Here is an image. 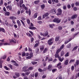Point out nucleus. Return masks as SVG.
I'll list each match as a JSON object with an SVG mask.
<instances>
[{
  "label": "nucleus",
  "mask_w": 79,
  "mask_h": 79,
  "mask_svg": "<svg viewBox=\"0 0 79 79\" xmlns=\"http://www.w3.org/2000/svg\"><path fill=\"white\" fill-rule=\"evenodd\" d=\"M53 22L56 23H60L61 22V19H59L58 18H56L53 20Z\"/></svg>",
  "instance_id": "obj_1"
},
{
  "label": "nucleus",
  "mask_w": 79,
  "mask_h": 79,
  "mask_svg": "<svg viewBox=\"0 0 79 79\" xmlns=\"http://www.w3.org/2000/svg\"><path fill=\"white\" fill-rule=\"evenodd\" d=\"M62 14V10H61V9L60 8H59L58 9V11L57 13V15L58 16L59 15H61Z\"/></svg>",
  "instance_id": "obj_2"
},
{
  "label": "nucleus",
  "mask_w": 79,
  "mask_h": 79,
  "mask_svg": "<svg viewBox=\"0 0 79 79\" xmlns=\"http://www.w3.org/2000/svg\"><path fill=\"white\" fill-rule=\"evenodd\" d=\"M52 40L53 39H51L48 40V45H52L53 44V42H52Z\"/></svg>",
  "instance_id": "obj_3"
},
{
  "label": "nucleus",
  "mask_w": 79,
  "mask_h": 79,
  "mask_svg": "<svg viewBox=\"0 0 79 79\" xmlns=\"http://www.w3.org/2000/svg\"><path fill=\"white\" fill-rule=\"evenodd\" d=\"M27 68H28V66H26L23 67V71L24 72H27V70L26 69Z\"/></svg>",
  "instance_id": "obj_4"
},
{
  "label": "nucleus",
  "mask_w": 79,
  "mask_h": 79,
  "mask_svg": "<svg viewBox=\"0 0 79 79\" xmlns=\"http://www.w3.org/2000/svg\"><path fill=\"white\" fill-rule=\"evenodd\" d=\"M51 13H52V14H53L54 15V14H55V13H56V10L55 9H52L51 10Z\"/></svg>",
  "instance_id": "obj_5"
},
{
  "label": "nucleus",
  "mask_w": 79,
  "mask_h": 79,
  "mask_svg": "<svg viewBox=\"0 0 79 79\" xmlns=\"http://www.w3.org/2000/svg\"><path fill=\"white\" fill-rule=\"evenodd\" d=\"M77 17V15L75 14L72 16V19H76Z\"/></svg>",
  "instance_id": "obj_6"
},
{
  "label": "nucleus",
  "mask_w": 79,
  "mask_h": 79,
  "mask_svg": "<svg viewBox=\"0 0 79 79\" xmlns=\"http://www.w3.org/2000/svg\"><path fill=\"white\" fill-rule=\"evenodd\" d=\"M55 3H58V2H59V1L58 0H52V5H54Z\"/></svg>",
  "instance_id": "obj_7"
},
{
  "label": "nucleus",
  "mask_w": 79,
  "mask_h": 79,
  "mask_svg": "<svg viewBox=\"0 0 79 79\" xmlns=\"http://www.w3.org/2000/svg\"><path fill=\"white\" fill-rule=\"evenodd\" d=\"M60 40V36H57L55 38V41L56 42H58Z\"/></svg>",
  "instance_id": "obj_8"
},
{
  "label": "nucleus",
  "mask_w": 79,
  "mask_h": 79,
  "mask_svg": "<svg viewBox=\"0 0 79 79\" xmlns=\"http://www.w3.org/2000/svg\"><path fill=\"white\" fill-rule=\"evenodd\" d=\"M0 32H2L5 33V30L3 28L0 27Z\"/></svg>",
  "instance_id": "obj_9"
},
{
  "label": "nucleus",
  "mask_w": 79,
  "mask_h": 79,
  "mask_svg": "<svg viewBox=\"0 0 79 79\" xmlns=\"http://www.w3.org/2000/svg\"><path fill=\"white\" fill-rule=\"evenodd\" d=\"M29 28L30 29H31V30H35V29H37V28H36L35 27L30 26L29 27Z\"/></svg>",
  "instance_id": "obj_10"
},
{
  "label": "nucleus",
  "mask_w": 79,
  "mask_h": 79,
  "mask_svg": "<svg viewBox=\"0 0 79 79\" xmlns=\"http://www.w3.org/2000/svg\"><path fill=\"white\" fill-rule=\"evenodd\" d=\"M17 23L18 24L19 27H20L21 26V22L19 20H18L17 21Z\"/></svg>",
  "instance_id": "obj_11"
},
{
  "label": "nucleus",
  "mask_w": 79,
  "mask_h": 79,
  "mask_svg": "<svg viewBox=\"0 0 79 79\" xmlns=\"http://www.w3.org/2000/svg\"><path fill=\"white\" fill-rule=\"evenodd\" d=\"M49 28H51V29H53V26H55V24H50L49 25Z\"/></svg>",
  "instance_id": "obj_12"
},
{
  "label": "nucleus",
  "mask_w": 79,
  "mask_h": 79,
  "mask_svg": "<svg viewBox=\"0 0 79 79\" xmlns=\"http://www.w3.org/2000/svg\"><path fill=\"white\" fill-rule=\"evenodd\" d=\"M58 59L59 61H60L61 62H62V61H63L64 60V57H62V58L61 59V57L60 56L58 58Z\"/></svg>",
  "instance_id": "obj_13"
},
{
  "label": "nucleus",
  "mask_w": 79,
  "mask_h": 79,
  "mask_svg": "<svg viewBox=\"0 0 79 79\" xmlns=\"http://www.w3.org/2000/svg\"><path fill=\"white\" fill-rule=\"evenodd\" d=\"M48 35V31H46L44 33V37H46V36H47V35Z\"/></svg>",
  "instance_id": "obj_14"
},
{
  "label": "nucleus",
  "mask_w": 79,
  "mask_h": 79,
  "mask_svg": "<svg viewBox=\"0 0 79 79\" xmlns=\"http://www.w3.org/2000/svg\"><path fill=\"white\" fill-rule=\"evenodd\" d=\"M40 50L41 51L43 50L44 49V45H43L42 46H40Z\"/></svg>",
  "instance_id": "obj_15"
},
{
  "label": "nucleus",
  "mask_w": 79,
  "mask_h": 79,
  "mask_svg": "<svg viewBox=\"0 0 79 79\" xmlns=\"http://www.w3.org/2000/svg\"><path fill=\"white\" fill-rule=\"evenodd\" d=\"M40 3V0H39L35 1L34 2V3L35 5L38 4V3Z\"/></svg>",
  "instance_id": "obj_16"
},
{
  "label": "nucleus",
  "mask_w": 79,
  "mask_h": 79,
  "mask_svg": "<svg viewBox=\"0 0 79 79\" xmlns=\"http://www.w3.org/2000/svg\"><path fill=\"white\" fill-rule=\"evenodd\" d=\"M6 8L7 9H9V10H11L12 9V6H6Z\"/></svg>",
  "instance_id": "obj_17"
},
{
  "label": "nucleus",
  "mask_w": 79,
  "mask_h": 79,
  "mask_svg": "<svg viewBox=\"0 0 79 79\" xmlns=\"http://www.w3.org/2000/svg\"><path fill=\"white\" fill-rule=\"evenodd\" d=\"M55 56L56 58H58L60 57V56H59V54L56 53V54L55 55Z\"/></svg>",
  "instance_id": "obj_18"
},
{
  "label": "nucleus",
  "mask_w": 79,
  "mask_h": 79,
  "mask_svg": "<svg viewBox=\"0 0 79 79\" xmlns=\"http://www.w3.org/2000/svg\"><path fill=\"white\" fill-rule=\"evenodd\" d=\"M15 75L17 77H19V76H20V74H19V73H15Z\"/></svg>",
  "instance_id": "obj_19"
},
{
  "label": "nucleus",
  "mask_w": 79,
  "mask_h": 79,
  "mask_svg": "<svg viewBox=\"0 0 79 79\" xmlns=\"http://www.w3.org/2000/svg\"><path fill=\"white\" fill-rule=\"evenodd\" d=\"M6 16H9L10 13L9 12L7 11L5 13Z\"/></svg>",
  "instance_id": "obj_20"
},
{
  "label": "nucleus",
  "mask_w": 79,
  "mask_h": 79,
  "mask_svg": "<svg viewBox=\"0 0 79 79\" xmlns=\"http://www.w3.org/2000/svg\"><path fill=\"white\" fill-rule=\"evenodd\" d=\"M69 62V61L68 60H67L65 61L64 64H65V65H67V64H68Z\"/></svg>",
  "instance_id": "obj_21"
},
{
  "label": "nucleus",
  "mask_w": 79,
  "mask_h": 79,
  "mask_svg": "<svg viewBox=\"0 0 79 79\" xmlns=\"http://www.w3.org/2000/svg\"><path fill=\"white\" fill-rule=\"evenodd\" d=\"M78 47L77 46H75L74 47L72 50V52H73L74 50H77V48H78Z\"/></svg>",
  "instance_id": "obj_22"
},
{
  "label": "nucleus",
  "mask_w": 79,
  "mask_h": 79,
  "mask_svg": "<svg viewBox=\"0 0 79 79\" xmlns=\"http://www.w3.org/2000/svg\"><path fill=\"white\" fill-rule=\"evenodd\" d=\"M26 34L27 36H29V37H32V35H31V34L30 33L27 32L26 33Z\"/></svg>",
  "instance_id": "obj_23"
},
{
  "label": "nucleus",
  "mask_w": 79,
  "mask_h": 79,
  "mask_svg": "<svg viewBox=\"0 0 79 79\" xmlns=\"http://www.w3.org/2000/svg\"><path fill=\"white\" fill-rule=\"evenodd\" d=\"M37 15H38V13L37 12L34 15V18H36L37 17Z\"/></svg>",
  "instance_id": "obj_24"
},
{
  "label": "nucleus",
  "mask_w": 79,
  "mask_h": 79,
  "mask_svg": "<svg viewBox=\"0 0 79 79\" xmlns=\"http://www.w3.org/2000/svg\"><path fill=\"white\" fill-rule=\"evenodd\" d=\"M45 4H43V5H41V9L42 10H44V8H45Z\"/></svg>",
  "instance_id": "obj_25"
},
{
  "label": "nucleus",
  "mask_w": 79,
  "mask_h": 79,
  "mask_svg": "<svg viewBox=\"0 0 79 79\" xmlns=\"http://www.w3.org/2000/svg\"><path fill=\"white\" fill-rule=\"evenodd\" d=\"M10 42V43H11L12 42H13V43H16V42L14 40H9Z\"/></svg>",
  "instance_id": "obj_26"
},
{
  "label": "nucleus",
  "mask_w": 79,
  "mask_h": 79,
  "mask_svg": "<svg viewBox=\"0 0 79 79\" xmlns=\"http://www.w3.org/2000/svg\"><path fill=\"white\" fill-rule=\"evenodd\" d=\"M47 51H48V49L47 48H45L43 52V53H45Z\"/></svg>",
  "instance_id": "obj_27"
},
{
  "label": "nucleus",
  "mask_w": 79,
  "mask_h": 79,
  "mask_svg": "<svg viewBox=\"0 0 79 79\" xmlns=\"http://www.w3.org/2000/svg\"><path fill=\"white\" fill-rule=\"evenodd\" d=\"M71 44H68L67 46V48H71Z\"/></svg>",
  "instance_id": "obj_28"
},
{
  "label": "nucleus",
  "mask_w": 79,
  "mask_h": 79,
  "mask_svg": "<svg viewBox=\"0 0 79 79\" xmlns=\"http://www.w3.org/2000/svg\"><path fill=\"white\" fill-rule=\"evenodd\" d=\"M8 66L11 69H13V66L11 64H9L8 65Z\"/></svg>",
  "instance_id": "obj_29"
},
{
  "label": "nucleus",
  "mask_w": 79,
  "mask_h": 79,
  "mask_svg": "<svg viewBox=\"0 0 79 79\" xmlns=\"http://www.w3.org/2000/svg\"><path fill=\"white\" fill-rule=\"evenodd\" d=\"M27 22L28 24H30L31 21H30V20H29V19H27Z\"/></svg>",
  "instance_id": "obj_30"
},
{
  "label": "nucleus",
  "mask_w": 79,
  "mask_h": 79,
  "mask_svg": "<svg viewBox=\"0 0 79 79\" xmlns=\"http://www.w3.org/2000/svg\"><path fill=\"white\" fill-rule=\"evenodd\" d=\"M61 51V50L59 48L57 50L56 52V53L59 54V53H60V51Z\"/></svg>",
  "instance_id": "obj_31"
},
{
  "label": "nucleus",
  "mask_w": 79,
  "mask_h": 79,
  "mask_svg": "<svg viewBox=\"0 0 79 79\" xmlns=\"http://www.w3.org/2000/svg\"><path fill=\"white\" fill-rule=\"evenodd\" d=\"M60 56H63L64 55V52L63 51H62L60 53Z\"/></svg>",
  "instance_id": "obj_32"
},
{
  "label": "nucleus",
  "mask_w": 79,
  "mask_h": 79,
  "mask_svg": "<svg viewBox=\"0 0 79 79\" xmlns=\"http://www.w3.org/2000/svg\"><path fill=\"white\" fill-rule=\"evenodd\" d=\"M44 15L45 17H47V16H48L49 15V13L47 12L45 13Z\"/></svg>",
  "instance_id": "obj_33"
},
{
  "label": "nucleus",
  "mask_w": 79,
  "mask_h": 79,
  "mask_svg": "<svg viewBox=\"0 0 79 79\" xmlns=\"http://www.w3.org/2000/svg\"><path fill=\"white\" fill-rule=\"evenodd\" d=\"M64 44H62L59 49L61 50L63 49V48H64Z\"/></svg>",
  "instance_id": "obj_34"
},
{
  "label": "nucleus",
  "mask_w": 79,
  "mask_h": 79,
  "mask_svg": "<svg viewBox=\"0 0 79 79\" xmlns=\"http://www.w3.org/2000/svg\"><path fill=\"white\" fill-rule=\"evenodd\" d=\"M58 29L59 31H61L63 29V27L60 26L59 27Z\"/></svg>",
  "instance_id": "obj_35"
},
{
  "label": "nucleus",
  "mask_w": 79,
  "mask_h": 79,
  "mask_svg": "<svg viewBox=\"0 0 79 79\" xmlns=\"http://www.w3.org/2000/svg\"><path fill=\"white\" fill-rule=\"evenodd\" d=\"M20 21H21L22 24H23V26H24V27H25L26 25H25V24L24 23V22H23V20H20Z\"/></svg>",
  "instance_id": "obj_36"
},
{
  "label": "nucleus",
  "mask_w": 79,
  "mask_h": 79,
  "mask_svg": "<svg viewBox=\"0 0 79 79\" xmlns=\"http://www.w3.org/2000/svg\"><path fill=\"white\" fill-rule=\"evenodd\" d=\"M52 68V65H49L48 67V69H51Z\"/></svg>",
  "instance_id": "obj_37"
},
{
  "label": "nucleus",
  "mask_w": 79,
  "mask_h": 79,
  "mask_svg": "<svg viewBox=\"0 0 79 79\" xmlns=\"http://www.w3.org/2000/svg\"><path fill=\"white\" fill-rule=\"evenodd\" d=\"M57 69H54L52 70V72L53 73H54V72H55L56 71H57Z\"/></svg>",
  "instance_id": "obj_38"
},
{
  "label": "nucleus",
  "mask_w": 79,
  "mask_h": 79,
  "mask_svg": "<svg viewBox=\"0 0 79 79\" xmlns=\"http://www.w3.org/2000/svg\"><path fill=\"white\" fill-rule=\"evenodd\" d=\"M28 14L29 16H31V10L30 9H29L28 10Z\"/></svg>",
  "instance_id": "obj_39"
},
{
  "label": "nucleus",
  "mask_w": 79,
  "mask_h": 79,
  "mask_svg": "<svg viewBox=\"0 0 79 79\" xmlns=\"http://www.w3.org/2000/svg\"><path fill=\"white\" fill-rule=\"evenodd\" d=\"M32 64H37V62L35 61H32L31 62Z\"/></svg>",
  "instance_id": "obj_40"
},
{
  "label": "nucleus",
  "mask_w": 79,
  "mask_h": 79,
  "mask_svg": "<svg viewBox=\"0 0 79 79\" xmlns=\"http://www.w3.org/2000/svg\"><path fill=\"white\" fill-rule=\"evenodd\" d=\"M75 61V60H71L69 61V63H73Z\"/></svg>",
  "instance_id": "obj_41"
},
{
  "label": "nucleus",
  "mask_w": 79,
  "mask_h": 79,
  "mask_svg": "<svg viewBox=\"0 0 79 79\" xmlns=\"http://www.w3.org/2000/svg\"><path fill=\"white\" fill-rule=\"evenodd\" d=\"M3 0H1L0 3V6L3 5Z\"/></svg>",
  "instance_id": "obj_42"
},
{
  "label": "nucleus",
  "mask_w": 79,
  "mask_h": 79,
  "mask_svg": "<svg viewBox=\"0 0 79 79\" xmlns=\"http://www.w3.org/2000/svg\"><path fill=\"white\" fill-rule=\"evenodd\" d=\"M73 10L74 11H77V8L76 7H75L73 8Z\"/></svg>",
  "instance_id": "obj_43"
},
{
  "label": "nucleus",
  "mask_w": 79,
  "mask_h": 79,
  "mask_svg": "<svg viewBox=\"0 0 79 79\" xmlns=\"http://www.w3.org/2000/svg\"><path fill=\"white\" fill-rule=\"evenodd\" d=\"M79 64V60H77L76 62V64L77 66H78Z\"/></svg>",
  "instance_id": "obj_44"
},
{
  "label": "nucleus",
  "mask_w": 79,
  "mask_h": 79,
  "mask_svg": "<svg viewBox=\"0 0 79 79\" xmlns=\"http://www.w3.org/2000/svg\"><path fill=\"white\" fill-rule=\"evenodd\" d=\"M23 0H21L19 2L20 4L22 5L23 3Z\"/></svg>",
  "instance_id": "obj_45"
},
{
  "label": "nucleus",
  "mask_w": 79,
  "mask_h": 79,
  "mask_svg": "<svg viewBox=\"0 0 79 79\" xmlns=\"http://www.w3.org/2000/svg\"><path fill=\"white\" fill-rule=\"evenodd\" d=\"M52 0H49L48 1V3H49V4H51V5H52Z\"/></svg>",
  "instance_id": "obj_46"
},
{
  "label": "nucleus",
  "mask_w": 79,
  "mask_h": 79,
  "mask_svg": "<svg viewBox=\"0 0 79 79\" xmlns=\"http://www.w3.org/2000/svg\"><path fill=\"white\" fill-rule=\"evenodd\" d=\"M5 24H6V26H8V22H7V20H6L5 21Z\"/></svg>",
  "instance_id": "obj_47"
},
{
  "label": "nucleus",
  "mask_w": 79,
  "mask_h": 79,
  "mask_svg": "<svg viewBox=\"0 0 79 79\" xmlns=\"http://www.w3.org/2000/svg\"><path fill=\"white\" fill-rule=\"evenodd\" d=\"M76 6H79V2H76L75 3Z\"/></svg>",
  "instance_id": "obj_48"
},
{
  "label": "nucleus",
  "mask_w": 79,
  "mask_h": 79,
  "mask_svg": "<svg viewBox=\"0 0 79 79\" xmlns=\"http://www.w3.org/2000/svg\"><path fill=\"white\" fill-rule=\"evenodd\" d=\"M6 55H4L2 57V59H3V60H5L6 59Z\"/></svg>",
  "instance_id": "obj_49"
},
{
  "label": "nucleus",
  "mask_w": 79,
  "mask_h": 79,
  "mask_svg": "<svg viewBox=\"0 0 79 79\" xmlns=\"http://www.w3.org/2000/svg\"><path fill=\"white\" fill-rule=\"evenodd\" d=\"M33 69V68H32V67H30L28 68V69L27 70V71H28V70H32Z\"/></svg>",
  "instance_id": "obj_50"
},
{
  "label": "nucleus",
  "mask_w": 79,
  "mask_h": 79,
  "mask_svg": "<svg viewBox=\"0 0 79 79\" xmlns=\"http://www.w3.org/2000/svg\"><path fill=\"white\" fill-rule=\"evenodd\" d=\"M69 56V52H67L66 54L65 55V57H67Z\"/></svg>",
  "instance_id": "obj_51"
},
{
  "label": "nucleus",
  "mask_w": 79,
  "mask_h": 79,
  "mask_svg": "<svg viewBox=\"0 0 79 79\" xmlns=\"http://www.w3.org/2000/svg\"><path fill=\"white\" fill-rule=\"evenodd\" d=\"M71 5H70V4H68L67 5V8L68 9H70V8H71Z\"/></svg>",
  "instance_id": "obj_52"
},
{
  "label": "nucleus",
  "mask_w": 79,
  "mask_h": 79,
  "mask_svg": "<svg viewBox=\"0 0 79 79\" xmlns=\"http://www.w3.org/2000/svg\"><path fill=\"white\" fill-rule=\"evenodd\" d=\"M25 52H22V56H25Z\"/></svg>",
  "instance_id": "obj_53"
},
{
  "label": "nucleus",
  "mask_w": 79,
  "mask_h": 79,
  "mask_svg": "<svg viewBox=\"0 0 79 79\" xmlns=\"http://www.w3.org/2000/svg\"><path fill=\"white\" fill-rule=\"evenodd\" d=\"M30 56L32 58L33 56V53L32 52H31L30 54Z\"/></svg>",
  "instance_id": "obj_54"
},
{
  "label": "nucleus",
  "mask_w": 79,
  "mask_h": 79,
  "mask_svg": "<svg viewBox=\"0 0 79 79\" xmlns=\"http://www.w3.org/2000/svg\"><path fill=\"white\" fill-rule=\"evenodd\" d=\"M4 45H10V44H8L7 43H4L3 44Z\"/></svg>",
  "instance_id": "obj_55"
},
{
  "label": "nucleus",
  "mask_w": 79,
  "mask_h": 79,
  "mask_svg": "<svg viewBox=\"0 0 79 79\" xmlns=\"http://www.w3.org/2000/svg\"><path fill=\"white\" fill-rule=\"evenodd\" d=\"M71 69L72 71H74V66H72Z\"/></svg>",
  "instance_id": "obj_56"
},
{
  "label": "nucleus",
  "mask_w": 79,
  "mask_h": 79,
  "mask_svg": "<svg viewBox=\"0 0 79 79\" xmlns=\"http://www.w3.org/2000/svg\"><path fill=\"white\" fill-rule=\"evenodd\" d=\"M30 73H31V72H27L25 73V74L26 75H27V76H28V75H29V74Z\"/></svg>",
  "instance_id": "obj_57"
},
{
  "label": "nucleus",
  "mask_w": 79,
  "mask_h": 79,
  "mask_svg": "<svg viewBox=\"0 0 79 79\" xmlns=\"http://www.w3.org/2000/svg\"><path fill=\"white\" fill-rule=\"evenodd\" d=\"M28 50L31 52H32V50L31 48H28Z\"/></svg>",
  "instance_id": "obj_58"
},
{
  "label": "nucleus",
  "mask_w": 79,
  "mask_h": 79,
  "mask_svg": "<svg viewBox=\"0 0 79 79\" xmlns=\"http://www.w3.org/2000/svg\"><path fill=\"white\" fill-rule=\"evenodd\" d=\"M38 71H39V72H42L43 71V70H42V69H38Z\"/></svg>",
  "instance_id": "obj_59"
},
{
  "label": "nucleus",
  "mask_w": 79,
  "mask_h": 79,
  "mask_svg": "<svg viewBox=\"0 0 79 79\" xmlns=\"http://www.w3.org/2000/svg\"><path fill=\"white\" fill-rule=\"evenodd\" d=\"M67 8L66 6H63V9L64 10H66Z\"/></svg>",
  "instance_id": "obj_60"
},
{
  "label": "nucleus",
  "mask_w": 79,
  "mask_h": 79,
  "mask_svg": "<svg viewBox=\"0 0 79 79\" xmlns=\"http://www.w3.org/2000/svg\"><path fill=\"white\" fill-rule=\"evenodd\" d=\"M47 77V75H44L42 77V79H44V78H45V77Z\"/></svg>",
  "instance_id": "obj_61"
},
{
  "label": "nucleus",
  "mask_w": 79,
  "mask_h": 79,
  "mask_svg": "<svg viewBox=\"0 0 79 79\" xmlns=\"http://www.w3.org/2000/svg\"><path fill=\"white\" fill-rule=\"evenodd\" d=\"M61 64V62L59 63L57 65V67H58V66H60Z\"/></svg>",
  "instance_id": "obj_62"
},
{
  "label": "nucleus",
  "mask_w": 79,
  "mask_h": 79,
  "mask_svg": "<svg viewBox=\"0 0 79 79\" xmlns=\"http://www.w3.org/2000/svg\"><path fill=\"white\" fill-rule=\"evenodd\" d=\"M34 40V38H33V37H32L31 39V42H33Z\"/></svg>",
  "instance_id": "obj_63"
},
{
  "label": "nucleus",
  "mask_w": 79,
  "mask_h": 79,
  "mask_svg": "<svg viewBox=\"0 0 79 79\" xmlns=\"http://www.w3.org/2000/svg\"><path fill=\"white\" fill-rule=\"evenodd\" d=\"M4 68L5 69H6V70H8V69H9L8 68V67H7V66H4Z\"/></svg>",
  "instance_id": "obj_64"
}]
</instances>
